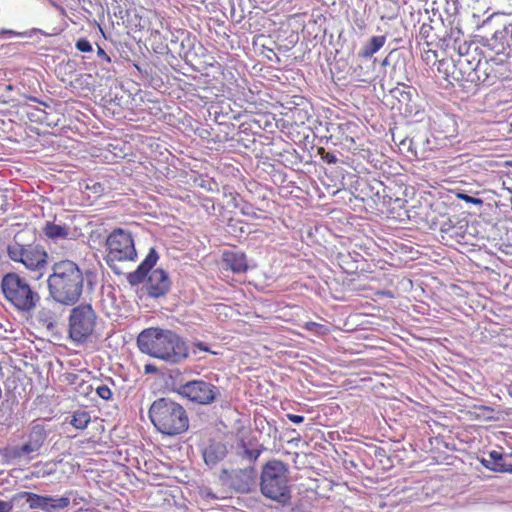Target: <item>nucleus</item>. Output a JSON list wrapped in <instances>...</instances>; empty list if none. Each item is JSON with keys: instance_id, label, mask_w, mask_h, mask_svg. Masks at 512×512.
Masks as SVG:
<instances>
[{"instance_id": "nucleus-33", "label": "nucleus", "mask_w": 512, "mask_h": 512, "mask_svg": "<svg viewBox=\"0 0 512 512\" xmlns=\"http://www.w3.org/2000/svg\"><path fill=\"white\" fill-rule=\"evenodd\" d=\"M12 508L13 506L10 502L0 500V512H11Z\"/></svg>"}, {"instance_id": "nucleus-34", "label": "nucleus", "mask_w": 512, "mask_h": 512, "mask_svg": "<svg viewBox=\"0 0 512 512\" xmlns=\"http://www.w3.org/2000/svg\"><path fill=\"white\" fill-rule=\"evenodd\" d=\"M411 144H412V139H408V138H406V139L402 140V141H401V143H400V145H401V146H403V147H405L406 145H408V150H410V151H411V153H412L414 156H416V152H415V151H413V150L411 149Z\"/></svg>"}, {"instance_id": "nucleus-10", "label": "nucleus", "mask_w": 512, "mask_h": 512, "mask_svg": "<svg viewBox=\"0 0 512 512\" xmlns=\"http://www.w3.org/2000/svg\"><path fill=\"white\" fill-rule=\"evenodd\" d=\"M180 393L191 402L207 405L216 398L217 388L203 380H193L180 387Z\"/></svg>"}, {"instance_id": "nucleus-3", "label": "nucleus", "mask_w": 512, "mask_h": 512, "mask_svg": "<svg viewBox=\"0 0 512 512\" xmlns=\"http://www.w3.org/2000/svg\"><path fill=\"white\" fill-rule=\"evenodd\" d=\"M149 418L156 430L166 436H178L189 429L186 409L168 398H159L151 404Z\"/></svg>"}, {"instance_id": "nucleus-36", "label": "nucleus", "mask_w": 512, "mask_h": 512, "mask_svg": "<svg viewBox=\"0 0 512 512\" xmlns=\"http://www.w3.org/2000/svg\"><path fill=\"white\" fill-rule=\"evenodd\" d=\"M208 455H209V454H208V451H205V453H204V457H205L206 462L208 461V460H207Z\"/></svg>"}, {"instance_id": "nucleus-14", "label": "nucleus", "mask_w": 512, "mask_h": 512, "mask_svg": "<svg viewBox=\"0 0 512 512\" xmlns=\"http://www.w3.org/2000/svg\"><path fill=\"white\" fill-rule=\"evenodd\" d=\"M42 232L53 241L66 240L73 236L70 226L65 223H56V218L53 221H47L42 228Z\"/></svg>"}, {"instance_id": "nucleus-6", "label": "nucleus", "mask_w": 512, "mask_h": 512, "mask_svg": "<svg viewBox=\"0 0 512 512\" xmlns=\"http://www.w3.org/2000/svg\"><path fill=\"white\" fill-rule=\"evenodd\" d=\"M1 288L5 299L20 312H31L40 301L39 293L17 273L5 274Z\"/></svg>"}, {"instance_id": "nucleus-15", "label": "nucleus", "mask_w": 512, "mask_h": 512, "mask_svg": "<svg viewBox=\"0 0 512 512\" xmlns=\"http://www.w3.org/2000/svg\"><path fill=\"white\" fill-rule=\"evenodd\" d=\"M223 262L231 269L234 273H244L248 269L246 255L239 251H224Z\"/></svg>"}, {"instance_id": "nucleus-39", "label": "nucleus", "mask_w": 512, "mask_h": 512, "mask_svg": "<svg viewBox=\"0 0 512 512\" xmlns=\"http://www.w3.org/2000/svg\"><path fill=\"white\" fill-rule=\"evenodd\" d=\"M152 370V367L146 366V371Z\"/></svg>"}, {"instance_id": "nucleus-26", "label": "nucleus", "mask_w": 512, "mask_h": 512, "mask_svg": "<svg viewBox=\"0 0 512 512\" xmlns=\"http://www.w3.org/2000/svg\"><path fill=\"white\" fill-rule=\"evenodd\" d=\"M318 152L319 154H321L323 161H325L328 164H335L338 161L335 154L325 152L324 148H319Z\"/></svg>"}, {"instance_id": "nucleus-1", "label": "nucleus", "mask_w": 512, "mask_h": 512, "mask_svg": "<svg viewBox=\"0 0 512 512\" xmlns=\"http://www.w3.org/2000/svg\"><path fill=\"white\" fill-rule=\"evenodd\" d=\"M141 352L170 363H179L188 357V347L175 332L157 327L144 329L137 337Z\"/></svg>"}, {"instance_id": "nucleus-28", "label": "nucleus", "mask_w": 512, "mask_h": 512, "mask_svg": "<svg viewBox=\"0 0 512 512\" xmlns=\"http://www.w3.org/2000/svg\"><path fill=\"white\" fill-rule=\"evenodd\" d=\"M457 197L459 199L464 200L466 203L475 204V205H482L483 200L480 198L472 197L464 193H458Z\"/></svg>"}, {"instance_id": "nucleus-37", "label": "nucleus", "mask_w": 512, "mask_h": 512, "mask_svg": "<svg viewBox=\"0 0 512 512\" xmlns=\"http://www.w3.org/2000/svg\"><path fill=\"white\" fill-rule=\"evenodd\" d=\"M507 165H508L510 168H512V160L508 161V162H507Z\"/></svg>"}, {"instance_id": "nucleus-20", "label": "nucleus", "mask_w": 512, "mask_h": 512, "mask_svg": "<svg viewBox=\"0 0 512 512\" xmlns=\"http://www.w3.org/2000/svg\"><path fill=\"white\" fill-rule=\"evenodd\" d=\"M90 421H91V416L88 411L77 410L73 413L71 420H70V424L76 429L83 430L88 426Z\"/></svg>"}, {"instance_id": "nucleus-5", "label": "nucleus", "mask_w": 512, "mask_h": 512, "mask_svg": "<svg viewBox=\"0 0 512 512\" xmlns=\"http://www.w3.org/2000/svg\"><path fill=\"white\" fill-rule=\"evenodd\" d=\"M99 316L89 303L74 306L68 316L67 336L76 346L91 343L98 336Z\"/></svg>"}, {"instance_id": "nucleus-19", "label": "nucleus", "mask_w": 512, "mask_h": 512, "mask_svg": "<svg viewBox=\"0 0 512 512\" xmlns=\"http://www.w3.org/2000/svg\"><path fill=\"white\" fill-rule=\"evenodd\" d=\"M386 36H373L370 40L362 47L359 55L362 58H370L377 53L385 44Z\"/></svg>"}, {"instance_id": "nucleus-17", "label": "nucleus", "mask_w": 512, "mask_h": 512, "mask_svg": "<svg viewBox=\"0 0 512 512\" xmlns=\"http://www.w3.org/2000/svg\"><path fill=\"white\" fill-rule=\"evenodd\" d=\"M341 140L347 145H354L359 139L360 126L351 121H347L338 125Z\"/></svg>"}, {"instance_id": "nucleus-8", "label": "nucleus", "mask_w": 512, "mask_h": 512, "mask_svg": "<svg viewBox=\"0 0 512 512\" xmlns=\"http://www.w3.org/2000/svg\"><path fill=\"white\" fill-rule=\"evenodd\" d=\"M106 246V262L110 267L114 262H134L137 259L133 236L125 229H114L106 239Z\"/></svg>"}, {"instance_id": "nucleus-24", "label": "nucleus", "mask_w": 512, "mask_h": 512, "mask_svg": "<svg viewBox=\"0 0 512 512\" xmlns=\"http://www.w3.org/2000/svg\"><path fill=\"white\" fill-rule=\"evenodd\" d=\"M96 394L103 400H110L113 396V392L110 387L106 384H101L95 388Z\"/></svg>"}, {"instance_id": "nucleus-35", "label": "nucleus", "mask_w": 512, "mask_h": 512, "mask_svg": "<svg viewBox=\"0 0 512 512\" xmlns=\"http://www.w3.org/2000/svg\"><path fill=\"white\" fill-rule=\"evenodd\" d=\"M195 346L199 350H202V351H205V352H210L209 348L203 342H198V343L195 344Z\"/></svg>"}, {"instance_id": "nucleus-2", "label": "nucleus", "mask_w": 512, "mask_h": 512, "mask_svg": "<svg viewBox=\"0 0 512 512\" xmlns=\"http://www.w3.org/2000/svg\"><path fill=\"white\" fill-rule=\"evenodd\" d=\"M47 282L51 296L60 304L72 306L82 296L84 275L74 261L56 262Z\"/></svg>"}, {"instance_id": "nucleus-29", "label": "nucleus", "mask_w": 512, "mask_h": 512, "mask_svg": "<svg viewBox=\"0 0 512 512\" xmlns=\"http://www.w3.org/2000/svg\"><path fill=\"white\" fill-rule=\"evenodd\" d=\"M223 0H201L208 10L215 11L222 5Z\"/></svg>"}, {"instance_id": "nucleus-25", "label": "nucleus", "mask_w": 512, "mask_h": 512, "mask_svg": "<svg viewBox=\"0 0 512 512\" xmlns=\"http://www.w3.org/2000/svg\"><path fill=\"white\" fill-rule=\"evenodd\" d=\"M76 49L80 52L88 53L93 50L90 41L86 38H79L75 43Z\"/></svg>"}, {"instance_id": "nucleus-12", "label": "nucleus", "mask_w": 512, "mask_h": 512, "mask_svg": "<svg viewBox=\"0 0 512 512\" xmlns=\"http://www.w3.org/2000/svg\"><path fill=\"white\" fill-rule=\"evenodd\" d=\"M46 439V435L43 429L39 427H33L30 431L27 440L12 449V455L17 458H21L32 453L37 452Z\"/></svg>"}, {"instance_id": "nucleus-11", "label": "nucleus", "mask_w": 512, "mask_h": 512, "mask_svg": "<svg viewBox=\"0 0 512 512\" xmlns=\"http://www.w3.org/2000/svg\"><path fill=\"white\" fill-rule=\"evenodd\" d=\"M221 478L237 492L248 493L256 484L257 471L254 467L235 469L230 472L224 470Z\"/></svg>"}, {"instance_id": "nucleus-27", "label": "nucleus", "mask_w": 512, "mask_h": 512, "mask_svg": "<svg viewBox=\"0 0 512 512\" xmlns=\"http://www.w3.org/2000/svg\"><path fill=\"white\" fill-rule=\"evenodd\" d=\"M65 381L67 382V384H69L70 386H72L73 388L78 385L79 381L81 380V376L77 373H66L65 375Z\"/></svg>"}, {"instance_id": "nucleus-21", "label": "nucleus", "mask_w": 512, "mask_h": 512, "mask_svg": "<svg viewBox=\"0 0 512 512\" xmlns=\"http://www.w3.org/2000/svg\"><path fill=\"white\" fill-rule=\"evenodd\" d=\"M50 501L48 503L49 510H46V512H53L56 510H61L69 506L70 499L69 497H59L54 498L50 496Z\"/></svg>"}, {"instance_id": "nucleus-31", "label": "nucleus", "mask_w": 512, "mask_h": 512, "mask_svg": "<svg viewBox=\"0 0 512 512\" xmlns=\"http://www.w3.org/2000/svg\"><path fill=\"white\" fill-rule=\"evenodd\" d=\"M291 113H292V118L293 119H296V115H298L297 119L302 123L304 124V120L307 119V115L306 113H304V116H302V110L299 109V108H294L291 110Z\"/></svg>"}, {"instance_id": "nucleus-4", "label": "nucleus", "mask_w": 512, "mask_h": 512, "mask_svg": "<svg viewBox=\"0 0 512 512\" xmlns=\"http://www.w3.org/2000/svg\"><path fill=\"white\" fill-rule=\"evenodd\" d=\"M158 259L157 251L151 248L137 269L127 275V281L132 286L142 283L147 277L145 287L148 295L153 298L165 296L171 288V280L166 271L161 268L152 270Z\"/></svg>"}, {"instance_id": "nucleus-16", "label": "nucleus", "mask_w": 512, "mask_h": 512, "mask_svg": "<svg viewBox=\"0 0 512 512\" xmlns=\"http://www.w3.org/2000/svg\"><path fill=\"white\" fill-rule=\"evenodd\" d=\"M481 463L485 468L494 472L512 473V465L504 463L503 455L495 450L489 453V459L483 458Z\"/></svg>"}, {"instance_id": "nucleus-22", "label": "nucleus", "mask_w": 512, "mask_h": 512, "mask_svg": "<svg viewBox=\"0 0 512 512\" xmlns=\"http://www.w3.org/2000/svg\"><path fill=\"white\" fill-rule=\"evenodd\" d=\"M304 329H306L307 331L315 334V335H325V334H328L329 333V329L327 326L323 325V324H320V323H317V322H313V321H308L306 322L304 325H303Z\"/></svg>"}, {"instance_id": "nucleus-23", "label": "nucleus", "mask_w": 512, "mask_h": 512, "mask_svg": "<svg viewBox=\"0 0 512 512\" xmlns=\"http://www.w3.org/2000/svg\"><path fill=\"white\" fill-rule=\"evenodd\" d=\"M93 385L83 378L79 381L78 385L74 387V390L81 396L87 397L93 391Z\"/></svg>"}, {"instance_id": "nucleus-32", "label": "nucleus", "mask_w": 512, "mask_h": 512, "mask_svg": "<svg viewBox=\"0 0 512 512\" xmlns=\"http://www.w3.org/2000/svg\"><path fill=\"white\" fill-rule=\"evenodd\" d=\"M286 416H287V418H288L291 422H293V423H295V424H300V423H302V422L304 421V417H303V416H301V415H296V414H287Z\"/></svg>"}, {"instance_id": "nucleus-7", "label": "nucleus", "mask_w": 512, "mask_h": 512, "mask_svg": "<svg viewBox=\"0 0 512 512\" xmlns=\"http://www.w3.org/2000/svg\"><path fill=\"white\" fill-rule=\"evenodd\" d=\"M261 492L272 500L288 496V468L280 460L268 461L261 472Z\"/></svg>"}, {"instance_id": "nucleus-13", "label": "nucleus", "mask_w": 512, "mask_h": 512, "mask_svg": "<svg viewBox=\"0 0 512 512\" xmlns=\"http://www.w3.org/2000/svg\"><path fill=\"white\" fill-rule=\"evenodd\" d=\"M433 130L440 140L453 139L458 135V123L454 115L442 114L433 123Z\"/></svg>"}, {"instance_id": "nucleus-38", "label": "nucleus", "mask_w": 512, "mask_h": 512, "mask_svg": "<svg viewBox=\"0 0 512 512\" xmlns=\"http://www.w3.org/2000/svg\"><path fill=\"white\" fill-rule=\"evenodd\" d=\"M152 370V367L146 366V371Z\"/></svg>"}, {"instance_id": "nucleus-30", "label": "nucleus", "mask_w": 512, "mask_h": 512, "mask_svg": "<svg viewBox=\"0 0 512 512\" xmlns=\"http://www.w3.org/2000/svg\"><path fill=\"white\" fill-rule=\"evenodd\" d=\"M97 56L107 64H110L112 62L111 57L100 46H98L97 48Z\"/></svg>"}, {"instance_id": "nucleus-9", "label": "nucleus", "mask_w": 512, "mask_h": 512, "mask_svg": "<svg viewBox=\"0 0 512 512\" xmlns=\"http://www.w3.org/2000/svg\"><path fill=\"white\" fill-rule=\"evenodd\" d=\"M9 257L15 262H21L27 269L35 271L42 269L47 262V252L38 245L26 247L15 244L8 248Z\"/></svg>"}, {"instance_id": "nucleus-18", "label": "nucleus", "mask_w": 512, "mask_h": 512, "mask_svg": "<svg viewBox=\"0 0 512 512\" xmlns=\"http://www.w3.org/2000/svg\"><path fill=\"white\" fill-rule=\"evenodd\" d=\"M20 498H25L31 509H41L46 512L49 510L48 503L51 500L50 496H42L33 492H21Z\"/></svg>"}]
</instances>
